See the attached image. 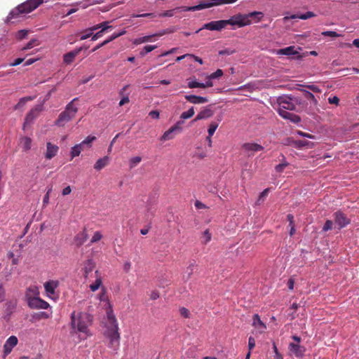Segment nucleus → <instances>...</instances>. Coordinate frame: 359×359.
<instances>
[{"instance_id": "1", "label": "nucleus", "mask_w": 359, "mask_h": 359, "mask_svg": "<svg viewBox=\"0 0 359 359\" xmlns=\"http://www.w3.org/2000/svg\"><path fill=\"white\" fill-rule=\"evenodd\" d=\"M92 324V317L87 313L73 311L71 315V326L74 332L82 333L84 338L89 335L88 327Z\"/></svg>"}, {"instance_id": "2", "label": "nucleus", "mask_w": 359, "mask_h": 359, "mask_svg": "<svg viewBox=\"0 0 359 359\" xmlns=\"http://www.w3.org/2000/svg\"><path fill=\"white\" fill-rule=\"evenodd\" d=\"M238 0H204L203 2L199 4L198 5L192 6H179L177 7L174 10L166 11L164 13L159 14L160 16H167L168 18H170L174 15V12L175 11H201L203 9H206V8H210L214 6L222 5V4H233L236 2Z\"/></svg>"}, {"instance_id": "3", "label": "nucleus", "mask_w": 359, "mask_h": 359, "mask_svg": "<svg viewBox=\"0 0 359 359\" xmlns=\"http://www.w3.org/2000/svg\"><path fill=\"white\" fill-rule=\"evenodd\" d=\"M43 3V0H26L11 11L7 16V21L11 22L12 20L19 18L22 14L32 12Z\"/></svg>"}, {"instance_id": "4", "label": "nucleus", "mask_w": 359, "mask_h": 359, "mask_svg": "<svg viewBox=\"0 0 359 359\" xmlns=\"http://www.w3.org/2000/svg\"><path fill=\"white\" fill-rule=\"evenodd\" d=\"M263 13L259 11H253L246 14L238 13L232 15L229 20H226L227 25L237 26L238 27H243L247 25H250L252 19H256V22H259L263 18Z\"/></svg>"}, {"instance_id": "5", "label": "nucleus", "mask_w": 359, "mask_h": 359, "mask_svg": "<svg viewBox=\"0 0 359 359\" xmlns=\"http://www.w3.org/2000/svg\"><path fill=\"white\" fill-rule=\"evenodd\" d=\"M109 320L112 323V326L107 329L105 335L109 339L108 347L114 351L118 349L120 346V333L118 332V326L116 323V319L113 316H109Z\"/></svg>"}, {"instance_id": "6", "label": "nucleus", "mask_w": 359, "mask_h": 359, "mask_svg": "<svg viewBox=\"0 0 359 359\" xmlns=\"http://www.w3.org/2000/svg\"><path fill=\"white\" fill-rule=\"evenodd\" d=\"M77 100L78 98H74L67 104L65 110L62 111L55 121V124L56 126L63 127L66 123H69L70 120L76 116L78 108L74 106V102Z\"/></svg>"}, {"instance_id": "7", "label": "nucleus", "mask_w": 359, "mask_h": 359, "mask_svg": "<svg viewBox=\"0 0 359 359\" xmlns=\"http://www.w3.org/2000/svg\"><path fill=\"white\" fill-rule=\"evenodd\" d=\"M43 110V104H39V105L35 106L33 107L29 113L25 116V123L23 126V129L25 130L27 125L31 124L32 122L37 118L41 112Z\"/></svg>"}, {"instance_id": "8", "label": "nucleus", "mask_w": 359, "mask_h": 359, "mask_svg": "<svg viewBox=\"0 0 359 359\" xmlns=\"http://www.w3.org/2000/svg\"><path fill=\"white\" fill-rule=\"evenodd\" d=\"M225 27H226V20L211 21L208 23H205L201 29L196 31V33H199L200 31L203 29H207L208 30L220 31Z\"/></svg>"}, {"instance_id": "9", "label": "nucleus", "mask_w": 359, "mask_h": 359, "mask_svg": "<svg viewBox=\"0 0 359 359\" xmlns=\"http://www.w3.org/2000/svg\"><path fill=\"white\" fill-rule=\"evenodd\" d=\"M301 47H295V46H289L285 48H282L276 51L277 55H285L287 57H296L297 58H302V56L299 55Z\"/></svg>"}, {"instance_id": "10", "label": "nucleus", "mask_w": 359, "mask_h": 359, "mask_svg": "<svg viewBox=\"0 0 359 359\" xmlns=\"http://www.w3.org/2000/svg\"><path fill=\"white\" fill-rule=\"evenodd\" d=\"M333 218L338 229H341L350 223V219L347 218L346 215L341 211H337L333 214Z\"/></svg>"}, {"instance_id": "11", "label": "nucleus", "mask_w": 359, "mask_h": 359, "mask_svg": "<svg viewBox=\"0 0 359 359\" xmlns=\"http://www.w3.org/2000/svg\"><path fill=\"white\" fill-rule=\"evenodd\" d=\"M27 305L33 309H46L49 307L48 302L40 299L39 297L30 299Z\"/></svg>"}, {"instance_id": "12", "label": "nucleus", "mask_w": 359, "mask_h": 359, "mask_svg": "<svg viewBox=\"0 0 359 359\" xmlns=\"http://www.w3.org/2000/svg\"><path fill=\"white\" fill-rule=\"evenodd\" d=\"M242 149L246 152L248 156H250L254 155L255 152L262 151L264 148L256 142H245L243 144Z\"/></svg>"}, {"instance_id": "13", "label": "nucleus", "mask_w": 359, "mask_h": 359, "mask_svg": "<svg viewBox=\"0 0 359 359\" xmlns=\"http://www.w3.org/2000/svg\"><path fill=\"white\" fill-rule=\"evenodd\" d=\"M279 108L285 110H295V103L292 98L289 97H280L278 99Z\"/></svg>"}, {"instance_id": "14", "label": "nucleus", "mask_w": 359, "mask_h": 359, "mask_svg": "<svg viewBox=\"0 0 359 359\" xmlns=\"http://www.w3.org/2000/svg\"><path fill=\"white\" fill-rule=\"evenodd\" d=\"M18 343V339L15 335H11L4 344V356L8 355L11 353L12 349L17 346Z\"/></svg>"}, {"instance_id": "15", "label": "nucleus", "mask_w": 359, "mask_h": 359, "mask_svg": "<svg viewBox=\"0 0 359 359\" xmlns=\"http://www.w3.org/2000/svg\"><path fill=\"white\" fill-rule=\"evenodd\" d=\"M279 115L285 119H289L292 123H299L301 122V118L298 115L288 112V111L283 109H278Z\"/></svg>"}, {"instance_id": "16", "label": "nucleus", "mask_w": 359, "mask_h": 359, "mask_svg": "<svg viewBox=\"0 0 359 359\" xmlns=\"http://www.w3.org/2000/svg\"><path fill=\"white\" fill-rule=\"evenodd\" d=\"M288 349L293 355L297 358L304 356L305 348L300 346L299 343L290 342L288 346Z\"/></svg>"}, {"instance_id": "17", "label": "nucleus", "mask_w": 359, "mask_h": 359, "mask_svg": "<svg viewBox=\"0 0 359 359\" xmlns=\"http://www.w3.org/2000/svg\"><path fill=\"white\" fill-rule=\"evenodd\" d=\"M252 325L255 327L259 333H264L266 331V324L262 322L258 314L253 316Z\"/></svg>"}, {"instance_id": "18", "label": "nucleus", "mask_w": 359, "mask_h": 359, "mask_svg": "<svg viewBox=\"0 0 359 359\" xmlns=\"http://www.w3.org/2000/svg\"><path fill=\"white\" fill-rule=\"evenodd\" d=\"M40 294L39 287L36 285H30L27 287L25 292V299L27 302L32 299L39 297Z\"/></svg>"}, {"instance_id": "19", "label": "nucleus", "mask_w": 359, "mask_h": 359, "mask_svg": "<svg viewBox=\"0 0 359 359\" xmlns=\"http://www.w3.org/2000/svg\"><path fill=\"white\" fill-rule=\"evenodd\" d=\"M59 284L57 280H49L44 283V289L49 297L55 294V288L59 286Z\"/></svg>"}, {"instance_id": "20", "label": "nucleus", "mask_w": 359, "mask_h": 359, "mask_svg": "<svg viewBox=\"0 0 359 359\" xmlns=\"http://www.w3.org/2000/svg\"><path fill=\"white\" fill-rule=\"evenodd\" d=\"M213 115L214 111L210 107H208L201 110L192 121L196 122L198 121V120L208 118Z\"/></svg>"}, {"instance_id": "21", "label": "nucleus", "mask_w": 359, "mask_h": 359, "mask_svg": "<svg viewBox=\"0 0 359 359\" xmlns=\"http://www.w3.org/2000/svg\"><path fill=\"white\" fill-rule=\"evenodd\" d=\"M47 150L45 154V157L48 159H51L52 158L55 157L56 154H57V151L59 150V147L55 144H53V143L48 142H47Z\"/></svg>"}, {"instance_id": "22", "label": "nucleus", "mask_w": 359, "mask_h": 359, "mask_svg": "<svg viewBox=\"0 0 359 359\" xmlns=\"http://www.w3.org/2000/svg\"><path fill=\"white\" fill-rule=\"evenodd\" d=\"M185 100L194 104H201L208 102L207 97H200V95H186Z\"/></svg>"}, {"instance_id": "23", "label": "nucleus", "mask_w": 359, "mask_h": 359, "mask_svg": "<svg viewBox=\"0 0 359 359\" xmlns=\"http://www.w3.org/2000/svg\"><path fill=\"white\" fill-rule=\"evenodd\" d=\"M83 47H80L74 51L69 52L64 55L63 61L67 64H69L74 61L77 54H79Z\"/></svg>"}, {"instance_id": "24", "label": "nucleus", "mask_w": 359, "mask_h": 359, "mask_svg": "<svg viewBox=\"0 0 359 359\" xmlns=\"http://www.w3.org/2000/svg\"><path fill=\"white\" fill-rule=\"evenodd\" d=\"M88 237V236L86 229H84L82 231H81L79 233L75 236L74 242L76 243V245L81 246L83 244H84L85 242L87 241Z\"/></svg>"}, {"instance_id": "25", "label": "nucleus", "mask_w": 359, "mask_h": 359, "mask_svg": "<svg viewBox=\"0 0 359 359\" xmlns=\"http://www.w3.org/2000/svg\"><path fill=\"white\" fill-rule=\"evenodd\" d=\"M109 161V158L108 156H104L102 158H98L94 165V169L98 171L101 170L103 169V168L108 165Z\"/></svg>"}, {"instance_id": "26", "label": "nucleus", "mask_w": 359, "mask_h": 359, "mask_svg": "<svg viewBox=\"0 0 359 359\" xmlns=\"http://www.w3.org/2000/svg\"><path fill=\"white\" fill-rule=\"evenodd\" d=\"M85 150V147H83L82 142L76 144L74 147H72L70 151L71 158H74V157L79 156L81 151Z\"/></svg>"}, {"instance_id": "27", "label": "nucleus", "mask_w": 359, "mask_h": 359, "mask_svg": "<svg viewBox=\"0 0 359 359\" xmlns=\"http://www.w3.org/2000/svg\"><path fill=\"white\" fill-rule=\"evenodd\" d=\"M95 266V262L92 259H88L84 262V276L87 277L89 273H92Z\"/></svg>"}, {"instance_id": "28", "label": "nucleus", "mask_w": 359, "mask_h": 359, "mask_svg": "<svg viewBox=\"0 0 359 359\" xmlns=\"http://www.w3.org/2000/svg\"><path fill=\"white\" fill-rule=\"evenodd\" d=\"M95 276H96V280L95 281V283H92L90 285V290L93 291V292H95L97 290H98L100 286L102 285V278L100 277V274H99V271H95Z\"/></svg>"}, {"instance_id": "29", "label": "nucleus", "mask_w": 359, "mask_h": 359, "mask_svg": "<svg viewBox=\"0 0 359 359\" xmlns=\"http://www.w3.org/2000/svg\"><path fill=\"white\" fill-rule=\"evenodd\" d=\"M32 139L27 137L20 139V144L25 151H28L32 147Z\"/></svg>"}, {"instance_id": "30", "label": "nucleus", "mask_w": 359, "mask_h": 359, "mask_svg": "<svg viewBox=\"0 0 359 359\" xmlns=\"http://www.w3.org/2000/svg\"><path fill=\"white\" fill-rule=\"evenodd\" d=\"M33 99H34L33 97H25L20 98L18 100V102H17V104L15 105V107H14L15 109H18L24 107L25 104L27 103V102L33 100Z\"/></svg>"}, {"instance_id": "31", "label": "nucleus", "mask_w": 359, "mask_h": 359, "mask_svg": "<svg viewBox=\"0 0 359 359\" xmlns=\"http://www.w3.org/2000/svg\"><path fill=\"white\" fill-rule=\"evenodd\" d=\"M294 144L296 147L299 148L305 147L311 148L313 147V143L307 140H296L294 142Z\"/></svg>"}, {"instance_id": "32", "label": "nucleus", "mask_w": 359, "mask_h": 359, "mask_svg": "<svg viewBox=\"0 0 359 359\" xmlns=\"http://www.w3.org/2000/svg\"><path fill=\"white\" fill-rule=\"evenodd\" d=\"M96 140L95 137L88 136L83 141H82V144L83 145L84 149H90L92 147V142Z\"/></svg>"}, {"instance_id": "33", "label": "nucleus", "mask_w": 359, "mask_h": 359, "mask_svg": "<svg viewBox=\"0 0 359 359\" xmlns=\"http://www.w3.org/2000/svg\"><path fill=\"white\" fill-rule=\"evenodd\" d=\"M152 36H144L135 39L134 43L136 45H138V44H141L142 43L149 42V41H151Z\"/></svg>"}, {"instance_id": "34", "label": "nucleus", "mask_w": 359, "mask_h": 359, "mask_svg": "<svg viewBox=\"0 0 359 359\" xmlns=\"http://www.w3.org/2000/svg\"><path fill=\"white\" fill-rule=\"evenodd\" d=\"M194 116V107H191L187 111H185V112H183L180 115V118L183 119L189 118Z\"/></svg>"}, {"instance_id": "35", "label": "nucleus", "mask_w": 359, "mask_h": 359, "mask_svg": "<svg viewBox=\"0 0 359 359\" xmlns=\"http://www.w3.org/2000/svg\"><path fill=\"white\" fill-rule=\"evenodd\" d=\"M195 266H196V263L194 261L191 263H190L188 265V266L187 267L186 271H185V273L187 274V279L189 278L191 276L193 272L194 271Z\"/></svg>"}, {"instance_id": "36", "label": "nucleus", "mask_w": 359, "mask_h": 359, "mask_svg": "<svg viewBox=\"0 0 359 359\" xmlns=\"http://www.w3.org/2000/svg\"><path fill=\"white\" fill-rule=\"evenodd\" d=\"M142 161L141 156H134L129 160L130 168L135 167L136 165L139 164Z\"/></svg>"}, {"instance_id": "37", "label": "nucleus", "mask_w": 359, "mask_h": 359, "mask_svg": "<svg viewBox=\"0 0 359 359\" xmlns=\"http://www.w3.org/2000/svg\"><path fill=\"white\" fill-rule=\"evenodd\" d=\"M217 127H218V123H217L215 122H212L209 125V127L208 128V135H209L210 137H212V135H213L214 133L217 130Z\"/></svg>"}, {"instance_id": "38", "label": "nucleus", "mask_w": 359, "mask_h": 359, "mask_svg": "<svg viewBox=\"0 0 359 359\" xmlns=\"http://www.w3.org/2000/svg\"><path fill=\"white\" fill-rule=\"evenodd\" d=\"M172 133H173V129L171 127L168 129V130L164 132V134L163 135L161 140H172L173 138V136L172 135Z\"/></svg>"}, {"instance_id": "39", "label": "nucleus", "mask_w": 359, "mask_h": 359, "mask_svg": "<svg viewBox=\"0 0 359 359\" xmlns=\"http://www.w3.org/2000/svg\"><path fill=\"white\" fill-rule=\"evenodd\" d=\"M102 238V235L100 231H97L94 233L93 236L91 238L90 243H95L99 242V241Z\"/></svg>"}, {"instance_id": "40", "label": "nucleus", "mask_w": 359, "mask_h": 359, "mask_svg": "<svg viewBox=\"0 0 359 359\" xmlns=\"http://www.w3.org/2000/svg\"><path fill=\"white\" fill-rule=\"evenodd\" d=\"M314 16H316V14L311 11H308L305 13L301 14L299 16V19L301 20H307L311 18H314Z\"/></svg>"}, {"instance_id": "41", "label": "nucleus", "mask_w": 359, "mask_h": 359, "mask_svg": "<svg viewBox=\"0 0 359 359\" xmlns=\"http://www.w3.org/2000/svg\"><path fill=\"white\" fill-rule=\"evenodd\" d=\"M36 42H37L36 39H32L29 42H28L27 43L26 46H23L21 50L22 51H26L27 50H29V48H33V46H34L36 44Z\"/></svg>"}, {"instance_id": "42", "label": "nucleus", "mask_w": 359, "mask_h": 359, "mask_svg": "<svg viewBox=\"0 0 359 359\" xmlns=\"http://www.w3.org/2000/svg\"><path fill=\"white\" fill-rule=\"evenodd\" d=\"M223 75V71L221 69H217L216 71H215L212 74L209 75L210 79H217L219 77L222 76Z\"/></svg>"}, {"instance_id": "43", "label": "nucleus", "mask_w": 359, "mask_h": 359, "mask_svg": "<svg viewBox=\"0 0 359 359\" xmlns=\"http://www.w3.org/2000/svg\"><path fill=\"white\" fill-rule=\"evenodd\" d=\"M288 166L287 162L285 161L275 166V170L278 172H281L284 170L285 168Z\"/></svg>"}, {"instance_id": "44", "label": "nucleus", "mask_w": 359, "mask_h": 359, "mask_svg": "<svg viewBox=\"0 0 359 359\" xmlns=\"http://www.w3.org/2000/svg\"><path fill=\"white\" fill-rule=\"evenodd\" d=\"M51 191H52V187L48 189L47 193L46 194V195L44 196V197L43 198V206H46L48 204L49 196H50Z\"/></svg>"}, {"instance_id": "45", "label": "nucleus", "mask_w": 359, "mask_h": 359, "mask_svg": "<svg viewBox=\"0 0 359 359\" xmlns=\"http://www.w3.org/2000/svg\"><path fill=\"white\" fill-rule=\"evenodd\" d=\"M91 31H88V28L83 30V34L80 36V40H85L89 37H92Z\"/></svg>"}, {"instance_id": "46", "label": "nucleus", "mask_w": 359, "mask_h": 359, "mask_svg": "<svg viewBox=\"0 0 359 359\" xmlns=\"http://www.w3.org/2000/svg\"><path fill=\"white\" fill-rule=\"evenodd\" d=\"M273 353L275 354V355H274L275 359H283V357L281 355V353H279V351H278L275 342H273Z\"/></svg>"}, {"instance_id": "47", "label": "nucleus", "mask_w": 359, "mask_h": 359, "mask_svg": "<svg viewBox=\"0 0 359 359\" xmlns=\"http://www.w3.org/2000/svg\"><path fill=\"white\" fill-rule=\"evenodd\" d=\"M332 226H333V222L332 220L327 219L324 223V226L323 228V230L324 231H327L328 230H330V229H332Z\"/></svg>"}, {"instance_id": "48", "label": "nucleus", "mask_w": 359, "mask_h": 359, "mask_svg": "<svg viewBox=\"0 0 359 359\" xmlns=\"http://www.w3.org/2000/svg\"><path fill=\"white\" fill-rule=\"evenodd\" d=\"M109 21H104L102 22L99 23L100 29L102 31H103L104 33L105 32V31L107 29L111 28V26H109Z\"/></svg>"}, {"instance_id": "49", "label": "nucleus", "mask_w": 359, "mask_h": 359, "mask_svg": "<svg viewBox=\"0 0 359 359\" xmlns=\"http://www.w3.org/2000/svg\"><path fill=\"white\" fill-rule=\"evenodd\" d=\"M28 34V31L26 29H20L18 32V34L16 35L17 38L18 39H22L26 38L27 35Z\"/></svg>"}, {"instance_id": "50", "label": "nucleus", "mask_w": 359, "mask_h": 359, "mask_svg": "<svg viewBox=\"0 0 359 359\" xmlns=\"http://www.w3.org/2000/svg\"><path fill=\"white\" fill-rule=\"evenodd\" d=\"M322 34L325 36H331V37H339L340 34L335 32V31H324Z\"/></svg>"}, {"instance_id": "51", "label": "nucleus", "mask_w": 359, "mask_h": 359, "mask_svg": "<svg viewBox=\"0 0 359 359\" xmlns=\"http://www.w3.org/2000/svg\"><path fill=\"white\" fill-rule=\"evenodd\" d=\"M180 313L182 316H184V318L190 317V311L185 307H182V308L180 309Z\"/></svg>"}, {"instance_id": "52", "label": "nucleus", "mask_w": 359, "mask_h": 359, "mask_svg": "<svg viewBox=\"0 0 359 359\" xmlns=\"http://www.w3.org/2000/svg\"><path fill=\"white\" fill-rule=\"evenodd\" d=\"M121 34H113L112 36H111L108 39H105V41L102 42L103 46H105V45L108 44L109 43L113 41L114 39L121 36Z\"/></svg>"}, {"instance_id": "53", "label": "nucleus", "mask_w": 359, "mask_h": 359, "mask_svg": "<svg viewBox=\"0 0 359 359\" xmlns=\"http://www.w3.org/2000/svg\"><path fill=\"white\" fill-rule=\"evenodd\" d=\"M235 53H236L235 50L224 49V50H222L219 51V55H229L233 54Z\"/></svg>"}, {"instance_id": "54", "label": "nucleus", "mask_w": 359, "mask_h": 359, "mask_svg": "<svg viewBox=\"0 0 359 359\" xmlns=\"http://www.w3.org/2000/svg\"><path fill=\"white\" fill-rule=\"evenodd\" d=\"M103 34H104L103 31H102L101 29L99 30L97 33L93 34V36L91 37V41H95V40H97L99 38H100L101 36H102Z\"/></svg>"}, {"instance_id": "55", "label": "nucleus", "mask_w": 359, "mask_h": 359, "mask_svg": "<svg viewBox=\"0 0 359 359\" xmlns=\"http://www.w3.org/2000/svg\"><path fill=\"white\" fill-rule=\"evenodd\" d=\"M203 236L205 238L204 243L206 244L211 239V234L210 233V231H209L208 229H206V230L204 231Z\"/></svg>"}, {"instance_id": "56", "label": "nucleus", "mask_w": 359, "mask_h": 359, "mask_svg": "<svg viewBox=\"0 0 359 359\" xmlns=\"http://www.w3.org/2000/svg\"><path fill=\"white\" fill-rule=\"evenodd\" d=\"M158 47V46L156 45H147V46H144V50H145V53H149L154 50H155V48H156Z\"/></svg>"}, {"instance_id": "57", "label": "nucleus", "mask_w": 359, "mask_h": 359, "mask_svg": "<svg viewBox=\"0 0 359 359\" xmlns=\"http://www.w3.org/2000/svg\"><path fill=\"white\" fill-rule=\"evenodd\" d=\"M184 123V121H178L176 124L171 126V128L173 129V132L179 130L180 131L182 130L181 125Z\"/></svg>"}, {"instance_id": "58", "label": "nucleus", "mask_w": 359, "mask_h": 359, "mask_svg": "<svg viewBox=\"0 0 359 359\" xmlns=\"http://www.w3.org/2000/svg\"><path fill=\"white\" fill-rule=\"evenodd\" d=\"M255 346V340L253 337H250L248 339V348L250 351Z\"/></svg>"}, {"instance_id": "59", "label": "nucleus", "mask_w": 359, "mask_h": 359, "mask_svg": "<svg viewBox=\"0 0 359 359\" xmlns=\"http://www.w3.org/2000/svg\"><path fill=\"white\" fill-rule=\"evenodd\" d=\"M48 314L45 313V311H40L39 313H37L35 316L36 319L48 318Z\"/></svg>"}, {"instance_id": "60", "label": "nucleus", "mask_w": 359, "mask_h": 359, "mask_svg": "<svg viewBox=\"0 0 359 359\" xmlns=\"http://www.w3.org/2000/svg\"><path fill=\"white\" fill-rule=\"evenodd\" d=\"M194 205L195 207L198 209V210H201V208H207V205L203 203H201V201H196L194 203Z\"/></svg>"}, {"instance_id": "61", "label": "nucleus", "mask_w": 359, "mask_h": 359, "mask_svg": "<svg viewBox=\"0 0 359 359\" xmlns=\"http://www.w3.org/2000/svg\"><path fill=\"white\" fill-rule=\"evenodd\" d=\"M269 189L266 188L264 191H262L259 196L258 201L259 200H263L265 196H267V194H269Z\"/></svg>"}, {"instance_id": "62", "label": "nucleus", "mask_w": 359, "mask_h": 359, "mask_svg": "<svg viewBox=\"0 0 359 359\" xmlns=\"http://www.w3.org/2000/svg\"><path fill=\"white\" fill-rule=\"evenodd\" d=\"M339 101L340 100L339 97H336V95H334L333 97L328 99V102L331 104H338Z\"/></svg>"}, {"instance_id": "63", "label": "nucleus", "mask_w": 359, "mask_h": 359, "mask_svg": "<svg viewBox=\"0 0 359 359\" xmlns=\"http://www.w3.org/2000/svg\"><path fill=\"white\" fill-rule=\"evenodd\" d=\"M149 116L153 118H158L159 117V112L158 110H152L149 111Z\"/></svg>"}, {"instance_id": "64", "label": "nucleus", "mask_w": 359, "mask_h": 359, "mask_svg": "<svg viewBox=\"0 0 359 359\" xmlns=\"http://www.w3.org/2000/svg\"><path fill=\"white\" fill-rule=\"evenodd\" d=\"M23 61H24L23 58H18V59L15 60L13 62H11L10 64V66L11 67L18 66L19 64L22 63Z\"/></svg>"}]
</instances>
